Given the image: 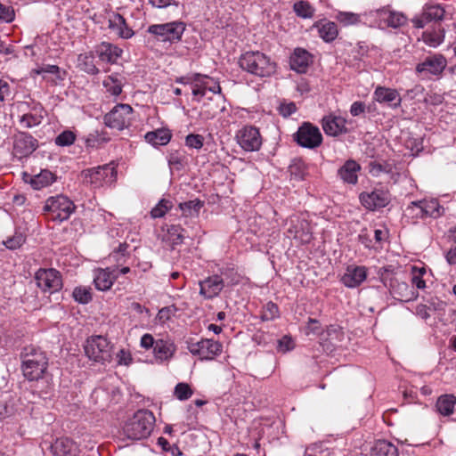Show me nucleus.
I'll use <instances>...</instances> for the list:
<instances>
[{"mask_svg": "<svg viewBox=\"0 0 456 456\" xmlns=\"http://www.w3.org/2000/svg\"><path fill=\"white\" fill-rule=\"evenodd\" d=\"M335 19L345 27L357 25L362 21L361 14L352 12L339 11L336 13Z\"/></svg>", "mask_w": 456, "mask_h": 456, "instance_id": "ea45409f", "label": "nucleus"}, {"mask_svg": "<svg viewBox=\"0 0 456 456\" xmlns=\"http://www.w3.org/2000/svg\"><path fill=\"white\" fill-rule=\"evenodd\" d=\"M426 273L425 268H412V278L411 283L416 286L417 289H423L426 288V282L423 280V275Z\"/></svg>", "mask_w": 456, "mask_h": 456, "instance_id": "603ef678", "label": "nucleus"}, {"mask_svg": "<svg viewBox=\"0 0 456 456\" xmlns=\"http://www.w3.org/2000/svg\"><path fill=\"white\" fill-rule=\"evenodd\" d=\"M187 349L193 355L199 356L200 360H212L223 351V346L213 339H201L198 342L186 341Z\"/></svg>", "mask_w": 456, "mask_h": 456, "instance_id": "9d476101", "label": "nucleus"}, {"mask_svg": "<svg viewBox=\"0 0 456 456\" xmlns=\"http://www.w3.org/2000/svg\"><path fill=\"white\" fill-rule=\"evenodd\" d=\"M456 404V396L453 395H444L438 397L436 407L437 411L444 416L452 414Z\"/></svg>", "mask_w": 456, "mask_h": 456, "instance_id": "f704fd0d", "label": "nucleus"}, {"mask_svg": "<svg viewBox=\"0 0 456 456\" xmlns=\"http://www.w3.org/2000/svg\"><path fill=\"white\" fill-rule=\"evenodd\" d=\"M37 285L45 292L54 293L61 289L62 278L56 269H39L35 274Z\"/></svg>", "mask_w": 456, "mask_h": 456, "instance_id": "ddd939ff", "label": "nucleus"}, {"mask_svg": "<svg viewBox=\"0 0 456 456\" xmlns=\"http://www.w3.org/2000/svg\"><path fill=\"white\" fill-rule=\"evenodd\" d=\"M185 30V25L182 21H173L164 24H154L148 28V32L156 36L162 42L179 41Z\"/></svg>", "mask_w": 456, "mask_h": 456, "instance_id": "1a4fd4ad", "label": "nucleus"}, {"mask_svg": "<svg viewBox=\"0 0 456 456\" xmlns=\"http://www.w3.org/2000/svg\"><path fill=\"white\" fill-rule=\"evenodd\" d=\"M294 11L296 14L301 18L307 19L314 15V8L306 1H299L294 4Z\"/></svg>", "mask_w": 456, "mask_h": 456, "instance_id": "c03bdc74", "label": "nucleus"}, {"mask_svg": "<svg viewBox=\"0 0 456 456\" xmlns=\"http://www.w3.org/2000/svg\"><path fill=\"white\" fill-rule=\"evenodd\" d=\"M133 109L128 104H118L104 116V123L110 128L123 130L130 126Z\"/></svg>", "mask_w": 456, "mask_h": 456, "instance_id": "f8f14e48", "label": "nucleus"}, {"mask_svg": "<svg viewBox=\"0 0 456 456\" xmlns=\"http://www.w3.org/2000/svg\"><path fill=\"white\" fill-rule=\"evenodd\" d=\"M96 53L102 61L113 64L120 57L122 50L116 45L103 42L97 46Z\"/></svg>", "mask_w": 456, "mask_h": 456, "instance_id": "cd10ccee", "label": "nucleus"}, {"mask_svg": "<svg viewBox=\"0 0 456 456\" xmlns=\"http://www.w3.org/2000/svg\"><path fill=\"white\" fill-rule=\"evenodd\" d=\"M74 203L64 195L50 197L43 208L45 215H49L53 221L62 222L68 220L75 210Z\"/></svg>", "mask_w": 456, "mask_h": 456, "instance_id": "39448f33", "label": "nucleus"}, {"mask_svg": "<svg viewBox=\"0 0 456 456\" xmlns=\"http://www.w3.org/2000/svg\"><path fill=\"white\" fill-rule=\"evenodd\" d=\"M235 139L246 151H256L262 145L259 130L253 126H245L236 133Z\"/></svg>", "mask_w": 456, "mask_h": 456, "instance_id": "4468645a", "label": "nucleus"}, {"mask_svg": "<svg viewBox=\"0 0 456 456\" xmlns=\"http://www.w3.org/2000/svg\"><path fill=\"white\" fill-rule=\"evenodd\" d=\"M109 28L122 38H130L134 35L125 18L117 12H112L109 16Z\"/></svg>", "mask_w": 456, "mask_h": 456, "instance_id": "a878e982", "label": "nucleus"}, {"mask_svg": "<svg viewBox=\"0 0 456 456\" xmlns=\"http://www.w3.org/2000/svg\"><path fill=\"white\" fill-rule=\"evenodd\" d=\"M204 138L200 134H190L185 138V145L189 148L200 150L202 148Z\"/></svg>", "mask_w": 456, "mask_h": 456, "instance_id": "4d7b16f0", "label": "nucleus"}, {"mask_svg": "<svg viewBox=\"0 0 456 456\" xmlns=\"http://www.w3.org/2000/svg\"><path fill=\"white\" fill-rule=\"evenodd\" d=\"M422 208L424 210L425 218L432 217L438 218L444 212V208L439 204L436 199H424L421 200Z\"/></svg>", "mask_w": 456, "mask_h": 456, "instance_id": "c9c22d12", "label": "nucleus"}, {"mask_svg": "<svg viewBox=\"0 0 456 456\" xmlns=\"http://www.w3.org/2000/svg\"><path fill=\"white\" fill-rule=\"evenodd\" d=\"M203 201L199 199L182 202L179 204V208L184 216H198L200 208L203 207Z\"/></svg>", "mask_w": 456, "mask_h": 456, "instance_id": "58836bf2", "label": "nucleus"}, {"mask_svg": "<svg viewBox=\"0 0 456 456\" xmlns=\"http://www.w3.org/2000/svg\"><path fill=\"white\" fill-rule=\"evenodd\" d=\"M374 99L379 103H388L393 108L401 105V97L395 89L378 86L374 92Z\"/></svg>", "mask_w": 456, "mask_h": 456, "instance_id": "b1692460", "label": "nucleus"}, {"mask_svg": "<svg viewBox=\"0 0 456 456\" xmlns=\"http://www.w3.org/2000/svg\"><path fill=\"white\" fill-rule=\"evenodd\" d=\"M43 117L36 114H24L20 117V123L25 128H30L39 125L42 122Z\"/></svg>", "mask_w": 456, "mask_h": 456, "instance_id": "3c124183", "label": "nucleus"}, {"mask_svg": "<svg viewBox=\"0 0 456 456\" xmlns=\"http://www.w3.org/2000/svg\"><path fill=\"white\" fill-rule=\"evenodd\" d=\"M392 169H393L392 165L386 161H384V162L370 161L369 164V172L373 176H379L383 173L389 174L392 172Z\"/></svg>", "mask_w": 456, "mask_h": 456, "instance_id": "79ce46f5", "label": "nucleus"}, {"mask_svg": "<svg viewBox=\"0 0 456 456\" xmlns=\"http://www.w3.org/2000/svg\"><path fill=\"white\" fill-rule=\"evenodd\" d=\"M193 392L187 383H178L174 390V395L180 401L189 399L192 395Z\"/></svg>", "mask_w": 456, "mask_h": 456, "instance_id": "09e8293b", "label": "nucleus"}, {"mask_svg": "<svg viewBox=\"0 0 456 456\" xmlns=\"http://www.w3.org/2000/svg\"><path fill=\"white\" fill-rule=\"evenodd\" d=\"M288 232L291 233L295 239L299 240L302 242H309L311 240L309 224L304 220L297 221V224L289 228Z\"/></svg>", "mask_w": 456, "mask_h": 456, "instance_id": "e433bc0d", "label": "nucleus"}, {"mask_svg": "<svg viewBox=\"0 0 456 456\" xmlns=\"http://www.w3.org/2000/svg\"><path fill=\"white\" fill-rule=\"evenodd\" d=\"M444 10L439 4L426 5L419 16L411 20L413 26L417 28H422L426 24L432 21H440L444 19Z\"/></svg>", "mask_w": 456, "mask_h": 456, "instance_id": "6ab92c4d", "label": "nucleus"}, {"mask_svg": "<svg viewBox=\"0 0 456 456\" xmlns=\"http://www.w3.org/2000/svg\"><path fill=\"white\" fill-rule=\"evenodd\" d=\"M294 140L304 148L314 149L322 142L320 129L309 122L303 123L294 134Z\"/></svg>", "mask_w": 456, "mask_h": 456, "instance_id": "9b49d317", "label": "nucleus"}, {"mask_svg": "<svg viewBox=\"0 0 456 456\" xmlns=\"http://www.w3.org/2000/svg\"><path fill=\"white\" fill-rule=\"evenodd\" d=\"M446 59L442 54H431L416 66V73L423 76L440 75L446 68Z\"/></svg>", "mask_w": 456, "mask_h": 456, "instance_id": "2eb2a0df", "label": "nucleus"}, {"mask_svg": "<svg viewBox=\"0 0 456 456\" xmlns=\"http://www.w3.org/2000/svg\"><path fill=\"white\" fill-rule=\"evenodd\" d=\"M168 164L179 170L183 167V158L177 153L171 154L168 158Z\"/></svg>", "mask_w": 456, "mask_h": 456, "instance_id": "680f3d73", "label": "nucleus"}, {"mask_svg": "<svg viewBox=\"0 0 456 456\" xmlns=\"http://www.w3.org/2000/svg\"><path fill=\"white\" fill-rule=\"evenodd\" d=\"M279 316V309L276 304L268 302L263 310L262 320L272 321Z\"/></svg>", "mask_w": 456, "mask_h": 456, "instance_id": "864d4df0", "label": "nucleus"}, {"mask_svg": "<svg viewBox=\"0 0 456 456\" xmlns=\"http://www.w3.org/2000/svg\"><path fill=\"white\" fill-rule=\"evenodd\" d=\"M103 86L113 96H118L122 92L123 83L117 76L110 75L103 80Z\"/></svg>", "mask_w": 456, "mask_h": 456, "instance_id": "a19ab883", "label": "nucleus"}, {"mask_svg": "<svg viewBox=\"0 0 456 456\" xmlns=\"http://www.w3.org/2000/svg\"><path fill=\"white\" fill-rule=\"evenodd\" d=\"M75 140L76 134L70 130H65L56 136L54 142L58 146L65 147L73 144Z\"/></svg>", "mask_w": 456, "mask_h": 456, "instance_id": "8fccbe9b", "label": "nucleus"}, {"mask_svg": "<svg viewBox=\"0 0 456 456\" xmlns=\"http://www.w3.org/2000/svg\"><path fill=\"white\" fill-rule=\"evenodd\" d=\"M314 27L318 29L319 36L325 42H332L338 37V30L335 22L330 20H319L314 23Z\"/></svg>", "mask_w": 456, "mask_h": 456, "instance_id": "7c9ffc66", "label": "nucleus"}, {"mask_svg": "<svg viewBox=\"0 0 456 456\" xmlns=\"http://www.w3.org/2000/svg\"><path fill=\"white\" fill-rule=\"evenodd\" d=\"M117 357L119 364L129 365L132 362L131 354L123 349L118 353Z\"/></svg>", "mask_w": 456, "mask_h": 456, "instance_id": "69168bd1", "label": "nucleus"}, {"mask_svg": "<svg viewBox=\"0 0 456 456\" xmlns=\"http://www.w3.org/2000/svg\"><path fill=\"white\" fill-rule=\"evenodd\" d=\"M367 277L364 266H348L341 278L342 283L348 288L358 287Z\"/></svg>", "mask_w": 456, "mask_h": 456, "instance_id": "4be33fe9", "label": "nucleus"}, {"mask_svg": "<svg viewBox=\"0 0 456 456\" xmlns=\"http://www.w3.org/2000/svg\"><path fill=\"white\" fill-rule=\"evenodd\" d=\"M365 111V104L362 102H354L350 108L352 116L356 117Z\"/></svg>", "mask_w": 456, "mask_h": 456, "instance_id": "338daca9", "label": "nucleus"}, {"mask_svg": "<svg viewBox=\"0 0 456 456\" xmlns=\"http://www.w3.org/2000/svg\"><path fill=\"white\" fill-rule=\"evenodd\" d=\"M289 172L296 179L303 180L307 174L306 164L301 159H295L289 166Z\"/></svg>", "mask_w": 456, "mask_h": 456, "instance_id": "37998d69", "label": "nucleus"}, {"mask_svg": "<svg viewBox=\"0 0 456 456\" xmlns=\"http://www.w3.org/2000/svg\"><path fill=\"white\" fill-rule=\"evenodd\" d=\"M154 424L155 416L151 411L139 410L125 424L124 434L128 439L141 440L151 435Z\"/></svg>", "mask_w": 456, "mask_h": 456, "instance_id": "f257e3e1", "label": "nucleus"}, {"mask_svg": "<svg viewBox=\"0 0 456 456\" xmlns=\"http://www.w3.org/2000/svg\"><path fill=\"white\" fill-rule=\"evenodd\" d=\"M14 10L12 6L4 5L0 3V20L5 22H11L14 19Z\"/></svg>", "mask_w": 456, "mask_h": 456, "instance_id": "13d9d810", "label": "nucleus"}, {"mask_svg": "<svg viewBox=\"0 0 456 456\" xmlns=\"http://www.w3.org/2000/svg\"><path fill=\"white\" fill-rule=\"evenodd\" d=\"M377 17L380 23L392 28L403 27L408 22V18L404 13L393 10L390 6H385L377 10Z\"/></svg>", "mask_w": 456, "mask_h": 456, "instance_id": "a211bd4d", "label": "nucleus"}, {"mask_svg": "<svg viewBox=\"0 0 456 456\" xmlns=\"http://www.w3.org/2000/svg\"><path fill=\"white\" fill-rule=\"evenodd\" d=\"M81 65L82 69L88 74L95 75L99 72L98 68L94 64L93 59L91 57L85 56L84 61L81 63Z\"/></svg>", "mask_w": 456, "mask_h": 456, "instance_id": "bf43d9fd", "label": "nucleus"}, {"mask_svg": "<svg viewBox=\"0 0 456 456\" xmlns=\"http://www.w3.org/2000/svg\"><path fill=\"white\" fill-rule=\"evenodd\" d=\"M311 62L312 55L302 48L295 49L289 61L291 69L297 73H305Z\"/></svg>", "mask_w": 456, "mask_h": 456, "instance_id": "5701e85b", "label": "nucleus"}, {"mask_svg": "<svg viewBox=\"0 0 456 456\" xmlns=\"http://www.w3.org/2000/svg\"><path fill=\"white\" fill-rule=\"evenodd\" d=\"M72 295L74 299L80 304H87L92 300V293L90 288L76 287Z\"/></svg>", "mask_w": 456, "mask_h": 456, "instance_id": "de8ad7c7", "label": "nucleus"}, {"mask_svg": "<svg viewBox=\"0 0 456 456\" xmlns=\"http://www.w3.org/2000/svg\"><path fill=\"white\" fill-rule=\"evenodd\" d=\"M380 279L384 285L389 289L394 298L403 302H409L417 298V291L411 288L407 282L388 273L387 269L384 270V273H380Z\"/></svg>", "mask_w": 456, "mask_h": 456, "instance_id": "423d86ee", "label": "nucleus"}, {"mask_svg": "<svg viewBox=\"0 0 456 456\" xmlns=\"http://www.w3.org/2000/svg\"><path fill=\"white\" fill-rule=\"evenodd\" d=\"M25 236L21 232H15L12 237L4 241V246L9 249L19 248L25 242Z\"/></svg>", "mask_w": 456, "mask_h": 456, "instance_id": "5fc2aeb1", "label": "nucleus"}, {"mask_svg": "<svg viewBox=\"0 0 456 456\" xmlns=\"http://www.w3.org/2000/svg\"><path fill=\"white\" fill-rule=\"evenodd\" d=\"M156 342H157V340L154 339L152 335L147 333L142 337L140 345L144 349H151V348L153 349Z\"/></svg>", "mask_w": 456, "mask_h": 456, "instance_id": "e2e57ef3", "label": "nucleus"}, {"mask_svg": "<svg viewBox=\"0 0 456 456\" xmlns=\"http://www.w3.org/2000/svg\"><path fill=\"white\" fill-rule=\"evenodd\" d=\"M183 232L184 229L180 225H171L167 229L168 240L171 241L173 247L183 242L184 238Z\"/></svg>", "mask_w": 456, "mask_h": 456, "instance_id": "a18cd8bd", "label": "nucleus"}, {"mask_svg": "<svg viewBox=\"0 0 456 456\" xmlns=\"http://www.w3.org/2000/svg\"><path fill=\"white\" fill-rule=\"evenodd\" d=\"M200 294L207 299L217 297L224 288V278L218 274L208 276L199 282Z\"/></svg>", "mask_w": 456, "mask_h": 456, "instance_id": "aec40b11", "label": "nucleus"}, {"mask_svg": "<svg viewBox=\"0 0 456 456\" xmlns=\"http://www.w3.org/2000/svg\"><path fill=\"white\" fill-rule=\"evenodd\" d=\"M82 175L85 177V181L94 188L104 184H112L117 179L116 167L110 164L84 170Z\"/></svg>", "mask_w": 456, "mask_h": 456, "instance_id": "6e6552de", "label": "nucleus"}, {"mask_svg": "<svg viewBox=\"0 0 456 456\" xmlns=\"http://www.w3.org/2000/svg\"><path fill=\"white\" fill-rule=\"evenodd\" d=\"M346 120L335 115L325 116L322 120V129L327 135L338 136L347 133Z\"/></svg>", "mask_w": 456, "mask_h": 456, "instance_id": "412c9836", "label": "nucleus"}, {"mask_svg": "<svg viewBox=\"0 0 456 456\" xmlns=\"http://www.w3.org/2000/svg\"><path fill=\"white\" fill-rule=\"evenodd\" d=\"M296 110H297V107L294 102L281 104L280 107V113H281V115H282L285 118L295 113Z\"/></svg>", "mask_w": 456, "mask_h": 456, "instance_id": "0e129e2a", "label": "nucleus"}, {"mask_svg": "<svg viewBox=\"0 0 456 456\" xmlns=\"http://www.w3.org/2000/svg\"><path fill=\"white\" fill-rule=\"evenodd\" d=\"M86 355L92 361L104 363L111 360V346L102 336L88 338L84 346Z\"/></svg>", "mask_w": 456, "mask_h": 456, "instance_id": "0eeeda50", "label": "nucleus"}, {"mask_svg": "<svg viewBox=\"0 0 456 456\" xmlns=\"http://www.w3.org/2000/svg\"><path fill=\"white\" fill-rule=\"evenodd\" d=\"M320 330L319 322L315 319L310 318L306 326V334H316L319 333Z\"/></svg>", "mask_w": 456, "mask_h": 456, "instance_id": "774afa93", "label": "nucleus"}, {"mask_svg": "<svg viewBox=\"0 0 456 456\" xmlns=\"http://www.w3.org/2000/svg\"><path fill=\"white\" fill-rule=\"evenodd\" d=\"M173 207L172 201L169 200L162 199L159 202L151 209V216L152 218H160L171 209Z\"/></svg>", "mask_w": 456, "mask_h": 456, "instance_id": "49530a36", "label": "nucleus"}, {"mask_svg": "<svg viewBox=\"0 0 456 456\" xmlns=\"http://www.w3.org/2000/svg\"><path fill=\"white\" fill-rule=\"evenodd\" d=\"M371 456H399V453L395 445L387 441L379 440L372 447Z\"/></svg>", "mask_w": 456, "mask_h": 456, "instance_id": "72a5a7b5", "label": "nucleus"}, {"mask_svg": "<svg viewBox=\"0 0 456 456\" xmlns=\"http://www.w3.org/2000/svg\"><path fill=\"white\" fill-rule=\"evenodd\" d=\"M360 170L361 166L355 160L348 159L338 170V175L344 183L355 184L358 181V173Z\"/></svg>", "mask_w": 456, "mask_h": 456, "instance_id": "393cba45", "label": "nucleus"}, {"mask_svg": "<svg viewBox=\"0 0 456 456\" xmlns=\"http://www.w3.org/2000/svg\"><path fill=\"white\" fill-rule=\"evenodd\" d=\"M175 349L174 343L164 339H158L153 348V354L158 362H163L171 359Z\"/></svg>", "mask_w": 456, "mask_h": 456, "instance_id": "c85d7f7f", "label": "nucleus"}, {"mask_svg": "<svg viewBox=\"0 0 456 456\" xmlns=\"http://www.w3.org/2000/svg\"><path fill=\"white\" fill-rule=\"evenodd\" d=\"M117 275H114L109 268L107 269H98L95 271V275L94 278V282L95 288L102 291H106L110 289L116 279Z\"/></svg>", "mask_w": 456, "mask_h": 456, "instance_id": "c756f323", "label": "nucleus"}, {"mask_svg": "<svg viewBox=\"0 0 456 456\" xmlns=\"http://www.w3.org/2000/svg\"><path fill=\"white\" fill-rule=\"evenodd\" d=\"M360 201L369 210L386 207L390 202V194L384 190H374L371 192H362Z\"/></svg>", "mask_w": 456, "mask_h": 456, "instance_id": "f3484780", "label": "nucleus"}, {"mask_svg": "<svg viewBox=\"0 0 456 456\" xmlns=\"http://www.w3.org/2000/svg\"><path fill=\"white\" fill-rule=\"evenodd\" d=\"M175 83L181 85H190L191 86V94L194 99L200 102L206 94L207 91L213 94H220L221 86L211 77L200 73H190L175 78Z\"/></svg>", "mask_w": 456, "mask_h": 456, "instance_id": "20e7f679", "label": "nucleus"}, {"mask_svg": "<svg viewBox=\"0 0 456 456\" xmlns=\"http://www.w3.org/2000/svg\"><path fill=\"white\" fill-rule=\"evenodd\" d=\"M51 450L55 456H76L78 451L77 444L67 437L56 439Z\"/></svg>", "mask_w": 456, "mask_h": 456, "instance_id": "bb28decb", "label": "nucleus"}, {"mask_svg": "<svg viewBox=\"0 0 456 456\" xmlns=\"http://www.w3.org/2000/svg\"><path fill=\"white\" fill-rule=\"evenodd\" d=\"M218 275L224 278V286H232L239 282V277L232 268L222 269Z\"/></svg>", "mask_w": 456, "mask_h": 456, "instance_id": "6e6d98bb", "label": "nucleus"}, {"mask_svg": "<svg viewBox=\"0 0 456 456\" xmlns=\"http://www.w3.org/2000/svg\"><path fill=\"white\" fill-rule=\"evenodd\" d=\"M53 181V174L48 170H44L31 179L30 184L34 189L40 190L52 184Z\"/></svg>", "mask_w": 456, "mask_h": 456, "instance_id": "4c0bfd02", "label": "nucleus"}, {"mask_svg": "<svg viewBox=\"0 0 456 456\" xmlns=\"http://www.w3.org/2000/svg\"><path fill=\"white\" fill-rule=\"evenodd\" d=\"M144 138L153 146L166 145L171 139V134L167 129H158L146 133Z\"/></svg>", "mask_w": 456, "mask_h": 456, "instance_id": "2f4dec72", "label": "nucleus"}, {"mask_svg": "<svg viewBox=\"0 0 456 456\" xmlns=\"http://www.w3.org/2000/svg\"><path fill=\"white\" fill-rule=\"evenodd\" d=\"M421 200L410 202L403 211L404 218L414 224L419 219H425Z\"/></svg>", "mask_w": 456, "mask_h": 456, "instance_id": "473e14b6", "label": "nucleus"}, {"mask_svg": "<svg viewBox=\"0 0 456 456\" xmlns=\"http://www.w3.org/2000/svg\"><path fill=\"white\" fill-rule=\"evenodd\" d=\"M239 64L242 69L261 77H270L276 71V63L258 51L243 53Z\"/></svg>", "mask_w": 456, "mask_h": 456, "instance_id": "f03ea898", "label": "nucleus"}, {"mask_svg": "<svg viewBox=\"0 0 456 456\" xmlns=\"http://www.w3.org/2000/svg\"><path fill=\"white\" fill-rule=\"evenodd\" d=\"M24 351L21 365L23 375L28 380H38L48 367L45 353L34 347L25 348Z\"/></svg>", "mask_w": 456, "mask_h": 456, "instance_id": "7ed1b4c3", "label": "nucleus"}, {"mask_svg": "<svg viewBox=\"0 0 456 456\" xmlns=\"http://www.w3.org/2000/svg\"><path fill=\"white\" fill-rule=\"evenodd\" d=\"M294 347V342L290 337L284 336L278 341V349L282 353H286Z\"/></svg>", "mask_w": 456, "mask_h": 456, "instance_id": "052dcab7", "label": "nucleus"}, {"mask_svg": "<svg viewBox=\"0 0 456 456\" xmlns=\"http://www.w3.org/2000/svg\"><path fill=\"white\" fill-rule=\"evenodd\" d=\"M37 140L28 133H19L13 142V154L22 159L32 154L37 148Z\"/></svg>", "mask_w": 456, "mask_h": 456, "instance_id": "dca6fc26", "label": "nucleus"}]
</instances>
